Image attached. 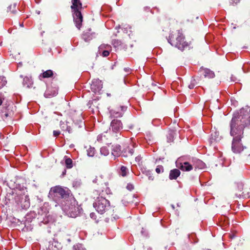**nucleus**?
Instances as JSON below:
<instances>
[{
  "label": "nucleus",
  "mask_w": 250,
  "mask_h": 250,
  "mask_svg": "<svg viewBox=\"0 0 250 250\" xmlns=\"http://www.w3.org/2000/svg\"><path fill=\"white\" fill-rule=\"evenodd\" d=\"M232 124L236 129L242 128L243 131L245 126L250 125V107L242 108L240 110V113L234 114L231 119L230 127Z\"/></svg>",
  "instance_id": "f257e3e1"
},
{
  "label": "nucleus",
  "mask_w": 250,
  "mask_h": 250,
  "mask_svg": "<svg viewBox=\"0 0 250 250\" xmlns=\"http://www.w3.org/2000/svg\"><path fill=\"white\" fill-rule=\"evenodd\" d=\"M230 134L232 136L231 149L234 153H240L244 149V147L241 143V138L243 134L242 128L236 129L233 124L230 127Z\"/></svg>",
  "instance_id": "f03ea898"
},
{
  "label": "nucleus",
  "mask_w": 250,
  "mask_h": 250,
  "mask_svg": "<svg viewBox=\"0 0 250 250\" xmlns=\"http://www.w3.org/2000/svg\"><path fill=\"white\" fill-rule=\"evenodd\" d=\"M72 4L71 8L73 20L77 28L80 29L83 21V16L81 12L82 9V4L80 0H72Z\"/></svg>",
  "instance_id": "7ed1b4c3"
},
{
  "label": "nucleus",
  "mask_w": 250,
  "mask_h": 250,
  "mask_svg": "<svg viewBox=\"0 0 250 250\" xmlns=\"http://www.w3.org/2000/svg\"><path fill=\"white\" fill-rule=\"evenodd\" d=\"M168 42L179 49L183 50L188 45L181 31L178 30L174 34H170L168 39Z\"/></svg>",
  "instance_id": "20e7f679"
},
{
  "label": "nucleus",
  "mask_w": 250,
  "mask_h": 250,
  "mask_svg": "<svg viewBox=\"0 0 250 250\" xmlns=\"http://www.w3.org/2000/svg\"><path fill=\"white\" fill-rule=\"evenodd\" d=\"M93 207L97 211L102 214L110 208L109 202L105 198L98 197L93 203Z\"/></svg>",
  "instance_id": "39448f33"
},
{
  "label": "nucleus",
  "mask_w": 250,
  "mask_h": 250,
  "mask_svg": "<svg viewBox=\"0 0 250 250\" xmlns=\"http://www.w3.org/2000/svg\"><path fill=\"white\" fill-rule=\"evenodd\" d=\"M123 128V124L121 121L118 119L113 120L110 123V129L113 133L114 137L117 138L118 134H121V130Z\"/></svg>",
  "instance_id": "423d86ee"
},
{
  "label": "nucleus",
  "mask_w": 250,
  "mask_h": 250,
  "mask_svg": "<svg viewBox=\"0 0 250 250\" xmlns=\"http://www.w3.org/2000/svg\"><path fill=\"white\" fill-rule=\"evenodd\" d=\"M49 194L52 197L59 196L64 198L68 195V191L60 186H55L50 189Z\"/></svg>",
  "instance_id": "0eeeda50"
},
{
  "label": "nucleus",
  "mask_w": 250,
  "mask_h": 250,
  "mask_svg": "<svg viewBox=\"0 0 250 250\" xmlns=\"http://www.w3.org/2000/svg\"><path fill=\"white\" fill-rule=\"evenodd\" d=\"M62 209L71 217H75L78 214V208L75 205V201L73 204L72 203H67L62 207Z\"/></svg>",
  "instance_id": "6e6552de"
},
{
  "label": "nucleus",
  "mask_w": 250,
  "mask_h": 250,
  "mask_svg": "<svg viewBox=\"0 0 250 250\" xmlns=\"http://www.w3.org/2000/svg\"><path fill=\"white\" fill-rule=\"evenodd\" d=\"M13 107L8 105L7 106L2 107L1 110V117L3 121L11 120L14 115Z\"/></svg>",
  "instance_id": "1a4fd4ad"
},
{
  "label": "nucleus",
  "mask_w": 250,
  "mask_h": 250,
  "mask_svg": "<svg viewBox=\"0 0 250 250\" xmlns=\"http://www.w3.org/2000/svg\"><path fill=\"white\" fill-rule=\"evenodd\" d=\"M179 160L176 162V167L184 171H189L193 169V166L191 162V159L188 162H179Z\"/></svg>",
  "instance_id": "9d476101"
},
{
  "label": "nucleus",
  "mask_w": 250,
  "mask_h": 250,
  "mask_svg": "<svg viewBox=\"0 0 250 250\" xmlns=\"http://www.w3.org/2000/svg\"><path fill=\"white\" fill-rule=\"evenodd\" d=\"M91 89L95 94H101L103 83L99 79H94L91 84Z\"/></svg>",
  "instance_id": "9b49d317"
},
{
  "label": "nucleus",
  "mask_w": 250,
  "mask_h": 250,
  "mask_svg": "<svg viewBox=\"0 0 250 250\" xmlns=\"http://www.w3.org/2000/svg\"><path fill=\"white\" fill-rule=\"evenodd\" d=\"M191 162L193 166V168L196 170V169H204L205 167V164L201 160L196 158L191 159Z\"/></svg>",
  "instance_id": "f8f14e48"
},
{
  "label": "nucleus",
  "mask_w": 250,
  "mask_h": 250,
  "mask_svg": "<svg viewBox=\"0 0 250 250\" xmlns=\"http://www.w3.org/2000/svg\"><path fill=\"white\" fill-rule=\"evenodd\" d=\"M122 153L121 146L119 145L112 146L111 154L115 157H119Z\"/></svg>",
  "instance_id": "ddd939ff"
},
{
  "label": "nucleus",
  "mask_w": 250,
  "mask_h": 250,
  "mask_svg": "<svg viewBox=\"0 0 250 250\" xmlns=\"http://www.w3.org/2000/svg\"><path fill=\"white\" fill-rule=\"evenodd\" d=\"M104 48L106 50L102 52V55L104 57H107L109 54V50H110L111 46L109 45L102 44L100 45L99 48V52L100 53L101 51Z\"/></svg>",
  "instance_id": "4468645a"
},
{
  "label": "nucleus",
  "mask_w": 250,
  "mask_h": 250,
  "mask_svg": "<svg viewBox=\"0 0 250 250\" xmlns=\"http://www.w3.org/2000/svg\"><path fill=\"white\" fill-rule=\"evenodd\" d=\"M90 31L91 30H89L88 32H84L82 35L83 39L86 42H89L94 37V34Z\"/></svg>",
  "instance_id": "2eb2a0df"
},
{
  "label": "nucleus",
  "mask_w": 250,
  "mask_h": 250,
  "mask_svg": "<svg viewBox=\"0 0 250 250\" xmlns=\"http://www.w3.org/2000/svg\"><path fill=\"white\" fill-rule=\"evenodd\" d=\"M111 118H119L123 116V112L119 111V109H111L109 111Z\"/></svg>",
  "instance_id": "dca6fc26"
},
{
  "label": "nucleus",
  "mask_w": 250,
  "mask_h": 250,
  "mask_svg": "<svg viewBox=\"0 0 250 250\" xmlns=\"http://www.w3.org/2000/svg\"><path fill=\"white\" fill-rule=\"evenodd\" d=\"M180 171L179 169L175 168L170 171L169 178L170 180H175L180 175Z\"/></svg>",
  "instance_id": "f3484780"
},
{
  "label": "nucleus",
  "mask_w": 250,
  "mask_h": 250,
  "mask_svg": "<svg viewBox=\"0 0 250 250\" xmlns=\"http://www.w3.org/2000/svg\"><path fill=\"white\" fill-rule=\"evenodd\" d=\"M236 195L238 197H243L244 198H250V188L249 189L245 188L244 191L241 193L237 192Z\"/></svg>",
  "instance_id": "a211bd4d"
},
{
  "label": "nucleus",
  "mask_w": 250,
  "mask_h": 250,
  "mask_svg": "<svg viewBox=\"0 0 250 250\" xmlns=\"http://www.w3.org/2000/svg\"><path fill=\"white\" fill-rule=\"evenodd\" d=\"M61 247L60 243L57 241H53L49 243L48 250H59Z\"/></svg>",
  "instance_id": "6ab92c4d"
},
{
  "label": "nucleus",
  "mask_w": 250,
  "mask_h": 250,
  "mask_svg": "<svg viewBox=\"0 0 250 250\" xmlns=\"http://www.w3.org/2000/svg\"><path fill=\"white\" fill-rule=\"evenodd\" d=\"M53 75V72L51 70H48L41 74L39 76V79L42 80V78H48L52 77Z\"/></svg>",
  "instance_id": "aec40b11"
},
{
  "label": "nucleus",
  "mask_w": 250,
  "mask_h": 250,
  "mask_svg": "<svg viewBox=\"0 0 250 250\" xmlns=\"http://www.w3.org/2000/svg\"><path fill=\"white\" fill-rule=\"evenodd\" d=\"M203 70L204 71L205 77L208 78H213L215 76L214 72L208 69L205 68Z\"/></svg>",
  "instance_id": "412c9836"
},
{
  "label": "nucleus",
  "mask_w": 250,
  "mask_h": 250,
  "mask_svg": "<svg viewBox=\"0 0 250 250\" xmlns=\"http://www.w3.org/2000/svg\"><path fill=\"white\" fill-rule=\"evenodd\" d=\"M33 84V82L32 79L25 77L23 78V85L26 87H30Z\"/></svg>",
  "instance_id": "4be33fe9"
},
{
  "label": "nucleus",
  "mask_w": 250,
  "mask_h": 250,
  "mask_svg": "<svg viewBox=\"0 0 250 250\" xmlns=\"http://www.w3.org/2000/svg\"><path fill=\"white\" fill-rule=\"evenodd\" d=\"M123 152V155L125 157H127L128 155H132L134 153V150L133 148L128 146L127 148L124 149Z\"/></svg>",
  "instance_id": "5701e85b"
},
{
  "label": "nucleus",
  "mask_w": 250,
  "mask_h": 250,
  "mask_svg": "<svg viewBox=\"0 0 250 250\" xmlns=\"http://www.w3.org/2000/svg\"><path fill=\"white\" fill-rule=\"evenodd\" d=\"M64 159L65 160V164L66 167L67 168H72L73 167V164H72V160L70 158H68L67 156H65L64 157Z\"/></svg>",
  "instance_id": "b1692460"
},
{
  "label": "nucleus",
  "mask_w": 250,
  "mask_h": 250,
  "mask_svg": "<svg viewBox=\"0 0 250 250\" xmlns=\"http://www.w3.org/2000/svg\"><path fill=\"white\" fill-rule=\"evenodd\" d=\"M105 134H107V132L99 135L97 137V141L100 142H105L107 140Z\"/></svg>",
  "instance_id": "393cba45"
},
{
  "label": "nucleus",
  "mask_w": 250,
  "mask_h": 250,
  "mask_svg": "<svg viewBox=\"0 0 250 250\" xmlns=\"http://www.w3.org/2000/svg\"><path fill=\"white\" fill-rule=\"evenodd\" d=\"M60 127L63 131H67L68 132H70V127L68 126L66 124L62 121L60 122Z\"/></svg>",
  "instance_id": "a878e982"
},
{
  "label": "nucleus",
  "mask_w": 250,
  "mask_h": 250,
  "mask_svg": "<svg viewBox=\"0 0 250 250\" xmlns=\"http://www.w3.org/2000/svg\"><path fill=\"white\" fill-rule=\"evenodd\" d=\"M100 152L101 154L104 155V156H107L108 155L109 152V150L106 147L104 146L101 148Z\"/></svg>",
  "instance_id": "bb28decb"
},
{
  "label": "nucleus",
  "mask_w": 250,
  "mask_h": 250,
  "mask_svg": "<svg viewBox=\"0 0 250 250\" xmlns=\"http://www.w3.org/2000/svg\"><path fill=\"white\" fill-rule=\"evenodd\" d=\"M95 152V149L94 147H89L87 150V155L90 157H92L94 155Z\"/></svg>",
  "instance_id": "cd10ccee"
},
{
  "label": "nucleus",
  "mask_w": 250,
  "mask_h": 250,
  "mask_svg": "<svg viewBox=\"0 0 250 250\" xmlns=\"http://www.w3.org/2000/svg\"><path fill=\"white\" fill-rule=\"evenodd\" d=\"M7 83V81L4 77H0V89L2 88Z\"/></svg>",
  "instance_id": "c85d7f7f"
},
{
  "label": "nucleus",
  "mask_w": 250,
  "mask_h": 250,
  "mask_svg": "<svg viewBox=\"0 0 250 250\" xmlns=\"http://www.w3.org/2000/svg\"><path fill=\"white\" fill-rule=\"evenodd\" d=\"M16 8V4L14 3L13 4L9 6V7H8V9L9 11H10L12 13L15 14L17 12Z\"/></svg>",
  "instance_id": "c756f323"
},
{
  "label": "nucleus",
  "mask_w": 250,
  "mask_h": 250,
  "mask_svg": "<svg viewBox=\"0 0 250 250\" xmlns=\"http://www.w3.org/2000/svg\"><path fill=\"white\" fill-rule=\"evenodd\" d=\"M127 169L125 166H122L121 167V174L122 176H125L127 173Z\"/></svg>",
  "instance_id": "7c9ffc66"
},
{
  "label": "nucleus",
  "mask_w": 250,
  "mask_h": 250,
  "mask_svg": "<svg viewBox=\"0 0 250 250\" xmlns=\"http://www.w3.org/2000/svg\"><path fill=\"white\" fill-rule=\"evenodd\" d=\"M73 250H84L82 244H77L73 246Z\"/></svg>",
  "instance_id": "2f4dec72"
},
{
  "label": "nucleus",
  "mask_w": 250,
  "mask_h": 250,
  "mask_svg": "<svg viewBox=\"0 0 250 250\" xmlns=\"http://www.w3.org/2000/svg\"><path fill=\"white\" fill-rule=\"evenodd\" d=\"M197 84V83L196 81V80L193 79H192L191 81V83H190L188 85V87L190 88V89H193L194 86Z\"/></svg>",
  "instance_id": "473e14b6"
},
{
  "label": "nucleus",
  "mask_w": 250,
  "mask_h": 250,
  "mask_svg": "<svg viewBox=\"0 0 250 250\" xmlns=\"http://www.w3.org/2000/svg\"><path fill=\"white\" fill-rule=\"evenodd\" d=\"M156 172L159 174L164 171V168L162 166H158L155 169Z\"/></svg>",
  "instance_id": "72a5a7b5"
},
{
  "label": "nucleus",
  "mask_w": 250,
  "mask_h": 250,
  "mask_svg": "<svg viewBox=\"0 0 250 250\" xmlns=\"http://www.w3.org/2000/svg\"><path fill=\"white\" fill-rule=\"evenodd\" d=\"M237 188L240 192H241L244 189V185L242 184H239L237 186Z\"/></svg>",
  "instance_id": "f704fd0d"
},
{
  "label": "nucleus",
  "mask_w": 250,
  "mask_h": 250,
  "mask_svg": "<svg viewBox=\"0 0 250 250\" xmlns=\"http://www.w3.org/2000/svg\"><path fill=\"white\" fill-rule=\"evenodd\" d=\"M124 71L127 74H130L132 72V69H130V68L129 67H126V68H124Z\"/></svg>",
  "instance_id": "c9c22d12"
},
{
  "label": "nucleus",
  "mask_w": 250,
  "mask_h": 250,
  "mask_svg": "<svg viewBox=\"0 0 250 250\" xmlns=\"http://www.w3.org/2000/svg\"><path fill=\"white\" fill-rule=\"evenodd\" d=\"M60 131L59 130H54L53 131V135L54 137H57L60 134Z\"/></svg>",
  "instance_id": "e433bc0d"
},
{
  "label": "nucleus",
  "mask_w": 250,
  "mask_h": 250,
  "mask_svg": "<svg viewBox=\"0 0 250 250\" xmlns=\"http://www.w3.org/2000/svg\"><path fill=\"white\" fill-rule=\"evenodd\" d=\"M126 188L128 190H132L134 188V187H133V186L132 184H128L127 185Z\"/></svg>",
  "instance_id": "4c0bfd02"
},
{
  "label": "nucleus",
  "mask_w": 250,
  "mask_h": 250,
  "mask_svg": "<svg viewBox=\"0 0 250 250\" xmlns=\"http://www.w3.org/2000/svg\"><path fill=\"white\" fill-rule=\"evenodd\" d=\"M120 108H121V110L122 111H124L126 109V107L124 106H121Z\"/></svg>",
  "instance_id": "58836bf2"
},
{
  "label": "nucleus",
  "mask_w": 250,
  "mask_h": 250,
  "mask_svg": "<svg viewBox=\"0 0 250 250\" xmlns=\"http://www.w3.org/2000/svg\"><path fill=\"white\" fill-rule=\"evenodd\" d=\"M231 80L233 82H235L236 80V79L235 77H233V76H231Z\"/></svg>",
  "instance_id": "ea45409f"
},
{
  "label": "nucleus",
  "mask_w": 250,
  "mask_h": 250,
  "mask_svg": "<svg viewBox=\"0 0 250 250\" xmlns=\"http://www.w3.org/2000/svg\"><path fill=\"white\" fill-rule=\"evenodd\" d=\"M90 216L91 218H94L95 213H91L90 214Z\"/></svg>",
  "instance_id": "a19ab883"
},
{
  "label": "nucleus",
  "mask_w": 250,
  "mask_h": 250,
  "mask_svg": "<svg viewBox=\"0 0 250 250\" xmlns=\"http://www.w3.org/2000/svg\"><path fill=\"white\" fill-rule=\"evenodd\" d=\"M2 100L0 98V105L2 104Z\"/></svg>",
  "instance_id": "79ce46f5"
},
{
  "label": "nucleus",
  "mask_w": 250,
  "mask_h": 250,
  "mask_svg": "<svg viewBox=\"0 0 250 250\" xmlns=\"http://www.w3.org/2000/svg\"><path fill=\"white\" fill-rule=\"evenodd\" d=\"M26 206H29V203H28V202L26 204Z\"/></svg>",
  "instance_id": "37998d69"
},
{
  "label": "nucleus",
  "mask_w": 250,
  "mask_h": 250,
  "mask_svg": "<svg viewBox=\"0 0 250 250\" xmlns=\"http://www.w3.org/2000/svg\"><path fill=\"white\" fill-rule=\"evenodd\" d=\"M104 184H105V186H106L107 185L106 183H105Z\"/></svg>",
  "instance_id": "c03bdc74"
},
{
  "label": "nucleus",
  "mask_w": 250,
  "mask_h": 250,
  "mask_svg": "<svg viewBox=\"0 0 250 250\" xmlns=\"http://www.w3.org/2000/svg\"><path fill=\"white\" fill-rule=\"evenodd\" d=\"M21 26H23V24H21Z\"/></svg>",
  "instance_id": "a18cd8bd"
},
{
  "label": "nucleus",
  "mask_w": 250,
  "mask_h": 250,
  "mask_svg": "<svg viewBox=\"0 0 250 250\" xmlns=\"http://www.w3.org/2000/svg\"><path fill=\"white\" fill-rule=\"evenodd\" d=\"M212 139L213 140V139L212 138ZM216 139H214V140L215 141Z\"/></svg>",
  "instance_id": "49530a36"
}]
</instances>
